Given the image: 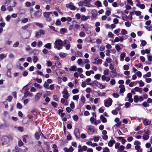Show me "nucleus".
Segmentation results:
<instances>
[{
	"label": "nucleus",
	"mask_w": 152,
	"mask_h": 152,
	"mask_svg": "<svg viewBox=\"0 0 152 152\" xmlns=\"http://www.w3.org/2000/svg\"><path fill=\"white\" fill-rule=\"evenodd\" d=\"M40 134H41L40 133V132H36L35 134V137L36 139L37 140H39L40 138Z\"/></svg>",
	"instance_id": "18"
},
{
	"label": "nucleus",
	"mask_w": 152,
	"mask_h": 152,
	"mask_svg": "<svg viewBox=\"0 0 152 152\" xmlns=\"http://www.w3.org/2000/svg\"><path fill=\"white\" fill-rule=\"evenodd\" d=\"M91 13L92 15L91 18H94L96 17L97 15V12L96 10H93L91 12Z\"/></svg>",
	"instance_id": "11"
},
{
	"label": "nucleus",
	"mask_w": 152,
	"mask_h": 152,
	"mask_svg": "<svg viewBox=\"0 0 152 152\" xmlns=\"http://www.w3.org/2000/svg\"><path fill=\"white\" fill-rule=\"evenodd\" d=\"M123 68H124V70H128L129 69V66L127 65H124L123 66Z\"/></svg>",
	"instance_id": "54"
},
{
	"label": "nucleus",
	"mask_w": 152,
	"mask_h": 152,
	"mask_svg": "<svg viewBox=\"0 0 152 152\" xmlns=\"http://www.w3.org/2000/svg\"><path fill=\"white\" fill-rule=\"evenodd\" d=\"M97 58H97L96 59V64H102V60L101 59H97Z\"/></svg>",
	"instance_id": "52"
},
{
	"label": "nucleus",
	"mask_w": 152,
	"mask_h": 152,
	"mask_svg": "<svg viewBox=\"0 0 152 152\" xmlns=\"http://www.w3.org/2000/svg\"><path fill=\"white\" fill-rule=\"evenodd\" d=\"M140 41H141V45L143 46H145L147 44L146 42L144 40H141Z\"/></svg>",
	"instance_id": "36"
},
{
	"label": "nucleus",
	"mask_w": 152,
	"mask_h": 152,
	"mask_svg": "<svg viewBox=\"0 0 152 152\" xmlns=\"http://www.w3.org/2000/svg\"><path fill=\"white\" fill-rule=\"evenodd\" d=\"M137 76L139 77H140L142 76V73L140 71H138L136 73Z\"/></svg>",
	"instance_id": "57"
},
{
	"label": "nucleus",
	"mask_w": 152,
	"mask_h": 152,
	"mask_svg": "<svg viewBox=\"0 0 152 152\" xmlns=\"http://www.w3.org/2000/svg\"><path fill=\"white\" fill-rule=\"evenodd\" d=\"M134 12L135 15L137 16H140L141 14V12L139 11H134Z\"/></svg>",
	"instance_id": "43"
},
{
	"label": "nucleus",
	"mask_w": 152,
	"mask_h": 152,
	"mask_svg": "<svg viewBox=\"0 0 152 152\" xmlns=\"http://www.w3.org/2000/svg\"><path fill=\"white\" fill-rule=\"evenodd\" d=\"M85 35V33L83 31H81L79 33V36L81 37H84Z\"/></svg>",
	"instance_id": "42"
},
{
	"label": "nucleus",
	"mask_w": 152,
	"mask_h": 152,
	"mask_svg": "<svg viewBox=\"0 0 152 152\" xmlns=\"http://www.w3.org/2000/svg\"><path fill=\"white\" fill-rule=\"evenodd\" d=\"M29 24H28L22 27V28L23 30H25L28 28L30 26Z\"/></svg>",
	"instance_id": "38"
},
{
	"label": "nucleus",
	"mask_w": 152,
	"mask_h": 152,
	"mask_svg": "<svg viewBox=\"0 0 152 152\" xmlns=\"http://www.w3.org/2000/svg\"><path fill=\"white\" fill-rule=\"evenodd\" d=\"M126 53H123L120 55V60L121 61H123L124 60V58L126 57Z\"/></svg>",
	"instance_id": "19"
},
{
	"label": "nucleus",
	"mask_w": 152,
	"mask_h": 152,
	"mask_svg": "<svg viewBox=\"0 0 152 152\" xmlns=\"http://www.w3.org/2000/svg\"><path fill=\"white\" fill-rule=\"evenodd\" d=\"M149 136L148 135H144L143 136L142 138L144 140H147L149 138Z\"/></svg>",
	"instance_id": "44"
},
{
	"label": "nucleus",
	"mask_w": 152,
	"mask_h": 152,
	"mask_svg": "<svg viewBox=\"0 0 152 152\" xmlns=\"http://www.w3.org/2000/svg\"><path fill=\"white\" fill-rule=\"evenodd\" d=\"M134 100L135 103H137L139 101V96L136 95H135L134 97Z\"/></svg>",
	"instance_id": "23"
},
{
	"label": "nucleus",
	"mask_w": 152,
	"mask_h": 152,
	"mask_svg": "<svg viewBox=\"0 0 152 152\" xmlns=\"http://www.w3.org/2000/svg\"><path fill=\"white\" fill-rule=\"evenodd\" d=\"M59 56L61 58H65L66 56V55L65 53H60Z\"/></svg>",
	"instance_id": "48"
},
{
	"label": "nucleus",
	"mask_w": 152,
	"mask_h": 152,
	"mask_svg": "<svg viewBox=\"0 0 152 152\" xmlns=\"http://www.w3.org/2000/svg\"><path fill=\"white\" fill-rule=\"evenodd\" d=\"M122 16L123 19L124 20L126 21L127 20V19H128V16L125 14L124 13L122 14Z\"/></svg>",
	"instance_id": "28"
},
{
	"label": "nucleus",
	"mask_w": 152,
	"mask_h": 152,
	"mask_svg": "<svg viewBox=\"0 0 152 152\" xmlns=\"http://www.w3.org/2000/svg\"><path fill=\"white\" fill-rule=\"evenodd\" d=\"M96 86L101 89H103L104 88V86L103 85H102V84L99 82L97 83L96 85Z\"/></svg>",
	"instance_id": "22"
},
{
	"label": "nucleus",
	"mask_w": 152,
	"mask_h": 152,
	"mask_svg": "<svg viewBox=\"0 0 152 152\" xmlns=\"http://www.w3.org/2000/svg\"><path fill=\"white\" fill-rule=\"evenodd\" d=\"M113 22L115 24H117L118 23L119 20L117 18H115L113 19Z\"/></svg>",
	"instance_id": "49"
},
{
	"label": "nucleus",
	"mask_w": 152,
	"mask_h": 152,
	"mask_svg": "<svg viewBox=\"0 0 152 152\" xmlns=\"http://www.w3.org/2000/svg\"><path fill=\"white\" fill-rule=\"evenodd\" d=\"M11 72L10 69H8L7 72V75L8 77L11 78Z\"/></svg>",
	"instance_id": "30"
},
{
	"label": "nucleus",
	"mask_w": 152,
	"mask_h": 152,
	"mask_svg": "<svg viewBox=\"0 0 152 152\" xmlns=\"http://www.w3.org/2000/svg\"><path fill=\"white\" fill-rule=\"evenodd\" d=\"M117 140L118 142H126V140L124 139V137H116Z\"/></svg>",
	"instance_id": "13"
},
{
	"label": "nucleus",
	"mask_w": 152,
	"mask_h": 152,
	"mask_svg": "<svg viewBox=\"0 0 152 152\" xmlns=\"http://www.w3.org/2000/svg\"><path fill=\"white\" fill-rule=\"evenodd\" d=\"M13 138L11 136H5L3 137L2 140L3 142H8L11 141Z\"/></svg>",
	"instance_id": "2"
},
{
	"label": "nucleus",
	"mask_w": 152,
	"mask_h": 152,
	"mask_svg": "<svg viewBox=\"0 0 152 152\" xmlns=\"http://www.w3.org/2000/svg\"><path fill=\"white\" fill-rule=\"evenodd\" d=\"M34 86L35 87L38 88L40 89L41 88V86L37 83H34Z\"/></svg>",
	"instance_id": "46"
},
{
	"label": "nucleus",
	"mask_w": 152,
	"mask_h": 152,
	"mask_svg": "<svg viewBox=\"0 0 152 152\" xmlns=\"http://www.w3.org/2000/svg\"><path fill=\"white\" fill-rule=\"evenodd\" d=\"M111 13V11L110 10H107L106 11L105 15L107 16H109L110 15Z\"/></svg>",
	"instance_id": "64"
},
{
	"label": "nucleus",
	"mask_w": 152,
	"mask_h": 152,
	"mask_svg": "<svg viewBox=\"0 0 152 152\" xmlns=\"http://www.w3.org/2000/svg\"><path fill=\"white\" fill-rule=\"evenodd\" d=\"M136 6L137 7H139L142 9H144L145 8V6L143 4H140L139 5L136 4Z\"/></svg>",
	"instance_id": "25"
},
{
	"label": "nucleus",
	"mask_w": 152,
	"mask_h": 152,
	"mask_svg": "<svg viewBox=\"0 0 152 152\" xmlns=\"http://www.w3.org/2000/svg\"><path fill=\"white\" fill-rule=\"evenodd\" d=\"M115 48L118 51H119L121 49V48L119 45L118 44L115 45Z\"/></svg>",
	"instance_id": "61"
},
{
	"label": "nucleus",
	"mask_w": 152,
	"mask_h": 152,
	"mask_svg": "<svg viewBox=\"0 0 152 152\" xmlns=\"http://www.w3.org/2000/svg\"><path fill=\"white\" fill-rule=\"evenodd\" d=\"M95 5L98 7L102 6V3L99 1H97L95 3Z\"/></svg>",
	"instance_id": "21"
},
{
	"label": "nucleus",
	"mask_w": 152,
	"mask_h": 152,
	"mask_svg": "<svg viewBox=\"0 0 152 152\" xmlns=\"http://www.w3.org/2000/svg\"><path fill=\"white\" fill-rule=\"evenodd\" d=\"M112 113L114 115H116L118 114V112L115 109L112 111Z\"/></svg>",
	"instance_id": "59"
},
{
	"label": "nucleus",
	"mask_w": 152,
	"mask_h": 152,
	"mask_svg": "<svg viewBox=\"0 0 152 152\" xmlns=\"http://www.w3.org/2000/svg\"><path fill=\"white\" fill-rule=\"evenodd\" d=\"M74 134L76 137H79L80 136V133L79 129L77 128L76 129L74 130Z\"/></svg>",
	"instance_id": "9"
},
{
	"label": "nucleus",
	"mask_w": 152,
	"mask_h": 152,
	"mask_svg": "<svg viewBox=\"0 0 152 152\" xmlns=\"http://www.w3.org/2000/svg\"><path fill=\"white\" fill-rule=\"evenodd\" d=\"M69 70L70 71H77L76 66L75 65L71 66Z\"/></svg>",
	"instance_id": "20"
},
{
	"label": "nucleus",
	"mask_w": 152,
	"mask_h": 152,
	"mask_svg": "<svg viewBox=\"0 0 152 152\" xmlns=\"http://www.w3.org/2000/svg\"><path fill=\"white\" fill-rule=\"evenodd\" d=\"M143 123L145 126L151 124L150 122H149L148 120L147 119H145L143 121Z\"/></svg>",
	"instance_id": "27"
},
{
	"label": "nucleus",
	"mask_w": 152,
	"mask_h": 152,
	"mask_svg": "<svg viewBox=\"0 0 152 152\" xmlns=\"http://www.w3.org/2000/svg\"><path fill=\"white\" fill-rule=\"evenodd\" d=\"M121 33L122 35H125L127 33V32L125 29H122L121 30Z\"/></svg>",
	"instance_id": "39"
},
{
	"label": "nucleus",
	"mask_w": 152,
	"mask_h": 152,
	"mask_svg": "<svg viewBox=\"0 0 152 152\" xmlns=\"http://www.w3.org/2000/svg\"><path fill=\"white\" fill-rule=\"evenodd\" d=\"M119 88H120V92L121 93H123L125 91V88L124 85H120L119 86Z\"/></svg>",
	"instance_id": "14"
},
{
	"label": "nucleus",
	"mask_w": 152,
	"mask_h": 152,
	"mask_svg": "<svg viewBox=\"0 0 152 152\" xmlns=\"http://www.w3.org/2000/svg\"><path fill=\"white\" fill-rule=\"evenodd\" d=\"M12 1L11 0H6L5 3V5L7 6L8 5H10L11 4Z\"/></svg>",
	"instance_id": "26"
},
{
	"label": "nucleus",
	"mask_w": 152,
	"mask_h": 152,
	"mask_svg": "<svg viewBox=\"0 0 152 152\" xmlns=\"http://www.w3.org/2000/svg\"><path fill=\"white\" fill-rule=\"evenodd\" d=\"M79 90L77 88L74 89L72 91V93L73 94H75L78 92Z\"/></svg>",
	"instance_id": "47"
},
{
	"label": "nucleus",
	"mask_w": 152,
	"mask_h": 152,
	"mask_svg": "<svg viewBox=\"0 0 152 152\" xmlns=\"http://www.w3.org/2000/svg\"><path fill=\"white\" fill-rule=\"evenodd\" d=\"M125 25L127 27H129L130 26L131 24L129 21H127L125 23Z\"/></svg>",
	"instance_id": "58"
},
{
	"label": "nucleus",
	"mask_w": 152,
	"mask_h": 152,
	"mask_svg": "<svg viewBox=\"0 0 152 152\" xmlns=\"http://www.w3.org/2000/svg\"><path fill=\"white\" fill-rule=\"evenodd\" d=\"M100 139H101V137H100L99 136H95L93 138V139L94 140V141L95 142L98 141Z\"/></svg>",
	"instance_id": "24"
},
{
	"label": "nucleus",
	"mask_w": 152,
	"mask_h": 152,
	"mask_svg": "<svg viewBox=\"0 0 152 152\" xmlns=\"http://www.w3.org/2000/svg\"><path fill=\"white\" fill-rule=\"evenodd\" d=\"M79 98V96L78 95H76L74 96H73L72 98L74 100H77Z\"/></svg>",
	"instance_id": "45"
},
{
	"label": "nucleus",
	"mask_w": 152,
	"mask_h": 152,
	"mask_svg": "<svg viewBox=\"0 0 152 152\" xmlns=\"http://www.w3.org/2000/svg\"><path fill=\"white\" fill-rule=\"evenodd\" d=\"M78 148H79L78 152H82L83 151H85L87 149V147L85 146H83L82 148L80 145H79L78 146Z\"/></svg>",
	"instance_id": "12"
},
{
	"label": "nucleus",
	"mask_w": 152,
	"mask_h": 152,
	"mask_svg": "<svg viewBox=\"0 0 152 152\" xmlns=\"http://www.w3.org/2000/svg\"><path fill=\"white\" fill-rule=\"evenodd\" d=\"M38 60L37 56H34L33 58V62L35 63H36Z\"/></svg>",
	"instance_id": "41"
},
{
	"label": "nucleus",
	"mask_w": 152,
	"mask_h": 152,
	"mask_svg": "<svg viewBox=\"0 0 152 152\" xmlns=\"http://www.w3.org/2000/svg\"><path fill=\"white\" fill-rule=\"evenodd\" d=\"M55 45L54 48H57L58 50H60L62 48V46H63V41L60 39H57L54 43Z\"/></svg>",
	"instance_id": "1"
},
{
	"label": "nucleus",
	"mask_w": 152,
	"mask_h": 152,
	"mask_svg": "<svg viewBox=\"0 0 152 152\" xmlns=\"http://www.w3.org/2000/svg\"><path fill=\"white\" fill-rule=\"evenodd\" d=\"M52 14L51 12H45L43 13V15L46 18V20L48 21H50L51 20V18L50 17V15Z\"/></svg>",
	"instance_id": "4"
},
{
	"label": "nucleus",
	"mask_w": 152,
	"mask_h": 152,
	"mask_svg": "<svg viewBox=\"0 0 152 152\" xmlns=\"http://www.w3.org/2000/svg\"><path fill=\"white\" fill-rule=\"evenodd\" d=\"M55 65L57 67H60L61 66V64L59 61H57L55 63Z\"/></svg>",
	"instance_id": "37"
},
{
	"label": "nucleus",
	"mask_w": 152,
	"mask_h": 152,
	"mask_svg": "<svg viewBox=\"0 0 152 152\" xmlns=\"http://www.w3.org/2000/svg\"><path fill=\"white\" fill-rule=\"evenodd\" d=\"M142 105L144 107H146L149 106V105L146 102H144Z\"/></svg>",
	"instance_id": "34"
},
{
	"label": "nucleus",
	"mask_w": 152,
	"mask_h": 152,
	"mask_svg": "<svg viewBox=\"0 0 152 152\" xmlns=\"http://www.w3.org/2000/svg\"><path fill=\"white\" fill-rule=\"evenodd\" d=\"M30 136L28 135H24L22 137V140L23 142H26V141H29L31 139Z\"/></svg>",
	"instance_id": "7"
},
{
	"label": "nucleus",
	"mask_w": 152,
	"mask_h": 152,
	"mask_svg": "<svg viewBox=\"0 0 152 152\" xmlns=\"http://www.w3.org/2000/svg\"><path fill=\"white\" fill-rule=\"evenodd\" d=\"M112 100L110 98L109 99L105 100L104 101V106L106 107H110L112 105Z\"/></svg>",
	"instance_id": "3"
},
{
	"label": "nucleus",
	"mask_w": 152,
	"mask_h": 152,
	"mask_svg": "<svg viewBox=\"0 0 152 152\" xmlns=\"http://www.w3.org/2000/svg\"><path fill=\"white\" fill-rule=\"evenodd\" d=\"M64 150L65 152H71L73 150V148L71 147L69 149L67 148H64Z\"/></svg>",
	"instance_id": "15"
},
{
	"label": "nucleus",
	"mask_w": 152,
	"mask_h": 152,
	"mask_svg": "<svg viewBox=\"0 0 152 152\" xmlns=\"http://www.w3.org/2000/svg\"><path fill=\"white\" fill-rule=\"evenodd\" d=\"M101 77V75L100 74H97L96 75L94 76V77L95 79L96 80H99Z\"/></svg>",
	"instance_id": "35"
},
{
	"label": "nucleus",
	"mask_w": 152,
	"mask_h": 152,
	"mask_svg": "<svg viewBox=\"0 0 152 152\" xmlns=\"http://www.w3.org/2000/svg\"><path fill=\"white\" fill-rule=\"evenodd\" d=\"M44 47L48 49H50L51 48V45L50 43H48L45 45Z\"/></svg>",
	"instance_id": "29"
},
{
	"label": "nucleus",
	"mask_w": 152,
	"mask_h": 152,
	"mask_svg": "<svg viewBox=\"0 0 152 152\" xmlns=\"http://www.w3.org/2000/svg\"><path fill=\"white\" fill-rule=\"evenodd\" d=\"M100 119L103 123H106L107 121V119L102 115L100 116Z\"/></svg>",
	"instance_id": "17"
},
{
	"label": "nucleus",
	"mask_w": 152,
	"mask_h": 152,
	"mask_svg": "<svg viewBox=\"0 0 152 152\" xmlns=\"http://www.w3.org/2000/svg\"><path fill=\"white\" fill-rule=\"evenodd\" d=\"M67 29L65 28H61L60 29V33L61 34H64L66 33L67 31Z\"/></svg>",
	"instance_id": "31"
},
{
	"label": "nucleus",
	"mask_w": 152,
	"mask_h": 152,
	"mask_svg": "<svg viewBox=\"0 0 152 152\" xmlns=\"http://www.w3.org/2000/svg\"><path fill=\"white\" fill-rule=\"evenodd\" d=\"M93 94L96 96H100V94L97 91H94L93 92Z\"/></svg>",
	"instance_id": "50"
},
{
	"label": "nucleus",
	"mask_w": 152,
	"mask_h": 152,
	"mask_svg": "<svg viewBox=\"0 0 152 152\" xmlns=\"http://www.w3.org/2000/svg\"><path fill=\"white\" fill-rule=\"evenodd\" d=\"M103 108H104V107L103 106L99 109V112L100 113H103L104 111V109Z\"/></svg>",
	"instance_id": "55"
},
{
	"label": "nucleus",
	"mask_w": 152,
	"mask_h": 152,
	"mask_svg": "<svg viewBox=\"0 0 152 152\" xmlns=\"http://www.w3.org/2000/svg\"><path fill=\"white\" fill-rule=\"evenodd\" d=\"M73 3L71 2L69 4H66V6L67 8H69L71 10H75L76 7L73 5Z\"/></svg>",
	"instance_id": "5"
},
{
	"label": "nucleus",
	"mask_w": 152,
	"mask_h": 152,
	"mask_svg": "<svg viewBox=\"0 0 152 152\" xmlns=\"http://www.w3.org/2000/svg\"><path fill=\"white\" fill-rule=\"evenodd\" d=\"M41 12L39 10H37L34 13V16L37 17H39L41 15Z\"/></svg>",
	"instance_id": "16"
},
{
	"label": "nucleus",
	"mask_w": 152,
	"mask_h": 152,
	"mask_svg": "<svg viewBox=\"0 0 152 152\" xmlns=\"http://www.w3.org/2000/svg\"><path fill=\"white\" fill-rule=\"evenodd\" d=\"M109 69H107L106 70H104V71L103 73L104 75H107L108 74Z\"/></svg>",
	"instance_id": "56"
},
{
	"label": "nucleus",
	"mask_w": 152,
	"mask_h": 152,
	"mask_svg": "<svg viewBox=\"0 0 152 152\" xmlns=\"http://www.w3.org/2000/svg\"><path fill=\"white\" fill-rule=\"evenodd\" d=\"M62 93L63 94V97L66 99H68L69 96V94L66 88H65L62 91Z\"/></svg>",
	"instance_id": "6"
},
{
	"label": "nucleus",
	"mask_w": 152,
	"mask_h": 152,
	"mask_svg": "<svg viewBox=\"0 0 152 152\" xmlns=\"http://www.w3.org/2000/svg\"><path fill=\"white\" fill-rule=\"evenodd\" d=\"M12 96H8L7 99H6V100L8 101L9 102H10L12 100Z\"/></svg>",
	"instance_id": "51"
},
{
	"label": "nucleus",
	"mask_w": 152,
	"mask_h": 152,
	"mask_svg": "<svg viewBox=\"0 0 152 152\" xmlns=\"http://www.w3.org/2000/svg\"><path fill=\"white\" fill-rule=\"evenodd\" d=\"M12 2L13 4L7 7V10L9 12L12 11L13 10L12 7H15L16 4V3L15 1H13Z\"/></svg>",
	"instance_id": "8"
},
{
	"label": "nucleus",
	"mask_w": 152,
	"mask_h": 152,
	"mask_svg": "<svg viewBox=\"0 0 152 152\" xmlns=\"http://www.w3.org/2000/svg\"><path fill=\"white\" fill-rule=\"evenodd\" d=\"M49 84H48V83H47L46 82H45L44 83V87L45 88H47V89H49V88L48 87Z\"/></svg>",
	"instance_id": "60"
},
{
	"label": "nucleus",
	"mask_w": 152,
	"mask_h": 152,
	"mask_svg": "<svg viewBox=\"0 0 152 152\" xmlns=\"http://www.w3.org/2000/svg\"><path fill=\"white\" fill-rule=\"evenodd\" d=\"M39 32V33L40 35H43L45 34V31L43 30L42 29L40 30Z\"/></svg>",
	"instance_id": "62"
},
{
	"label": "nucleus",
	"mask_w": 152,
	"mask_h": 152,
	"mask_svg": "<svg viewBox=\"0 0 152 152\" xmlns=\"http://www.w3.org/2000/svg\"><path fill=\"white\" fill-rule=\"evenodd\" d=\"M17 107L18 109H21L22 108V106L20 103H18L17 104Z\"/></svg>",
	"instance_id": "53"
},
{
	"label": "nucleus",
	"mask_w": 152,
	"mask_h": 152,
	"mask_svg": "<svg viewBox=\"0 0 152 152\" xmlns=\"http://www.w3.org/2000/svg\"><path fill=\"white\" fill-rule=\"evenodd\" d=\"M35 25H36L37 26H39L40 28H42L43 27V26L42 25V24L41 23H39L36 22L35 23Z\"/></svg>",
	"instance_id": "40"
},
{
	"label": "nucleus",
	"mask_w": 152,
	"mask_h": 152,
	"mask_svg": "<svg viewBox=\"0 0 152 152\" xmlns=\"http://www.w3.org/2000/svg\"><path fill=\"white\" fill-rule=\"evenodd\" d=\"M42 94L41 93H37L35 95L34 98L36 101H38L42 96Z\"/></svg>",
	"instance_id": "10"
},
{
	"label": "nucleus",
	"mask_w": 152,
	"mask_h": 152,
	"mask_svg": "<svg viewBox=\"0 0 152 152\" xmlns=\"http://www.w3.org/2000/svg\"><path fill=\"white\" fill-rule=\"evenodd\" d=\"M72 118L73 120L76 121H77L79 119L78 116L77 115H73Z\"/></svg>",
	"instance_id": "32"
},
{
	"label": "nucleus",
	"mask_w": 152,
	"mask_h": 152,
	"mask_svg": "<svg viewBox=\"0 0 152 152\" xmlns=\"http://www.w3.org/2000/svg\"><path fill=\"white\" fill-rule=\"evenodd\" d=\"M134 90L135 91L137 92L140 91V92H141L142 91V88H140L138 87H135L134 88Z\"/></svg>",
	"instance_id": "33"
},
{
	"label": "nucleus",
	"mask_w": 152,
	"mask_h": 152,
	"mask_svg": "<svg viewBox=\"0 0 152 152\" xmlns=\"http://www.w3.org/2000/svg\"><path fill=\"white\" fill-rule=\"evenodd\" d=\"M108 36L109 37H111L112 38L113 37V34L111 32H108Z\"/></svg>",
	"instance_id": "63"
}]
</instances>
